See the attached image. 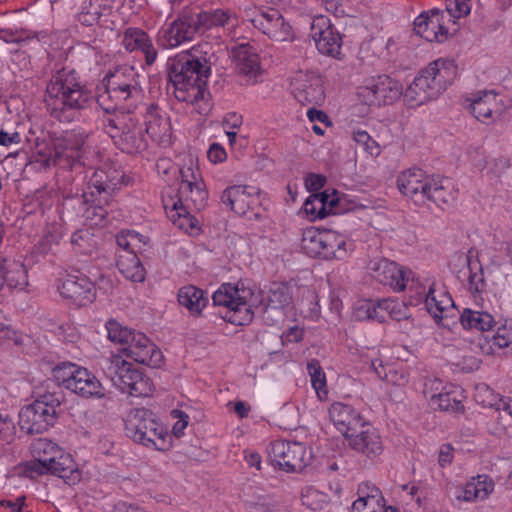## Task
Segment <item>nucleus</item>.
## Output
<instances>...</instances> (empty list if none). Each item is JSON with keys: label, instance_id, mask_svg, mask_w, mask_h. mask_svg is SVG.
I'll list each match as a JSON object with an SVG mask.
<instances>
[{"label": "nucleus", "instance_id": "52", "mask_svg": "<svg viewBox=\"0 0 512 512\" xmlns=\"http://www.w3.org/2000/svg\"><path fill=\"white\" fill-rule=\"evenodd\" d=\"M81 367L70 362H62L52 370L53 379L58 385L70 390V384L73 383L76 373Z\"/></svg>", "mask_w": 512, "mask_h": 512}, {"label": "nucleus", "instance_id": "28", "mask_svg": "<svg viewBox=\"0 0 512 512\" xmlns=\"http://www.w3.org/2000/svg\"><path fill=\"white\" fill-rule=\"evenodd\" d=\"M430 179L431 176L421 169H408L398 176L397 187L404 196L416 203H424L429 191Z\"/></svg>", "mask_w": 512, "mask_h": 512}, {"label": "nucleus", "instance_id": "57", "mask_svg": "<svg viewBox=\"0 0 512 512\" xmlns=\"http://www.w3.org/2000/svg\"><path fill=\"white\" fill-rule=\"evenodd\" d=\"M467 260L470 271L468 277L469 290L473 293H481L486 286L482 266L478 262H473L470 257Z\"/></svg>", "mask_w": 512, "mask_h": 512}, {"label": "nucleus", "instance_id": "48", "mask_svg": "<svg viewBox=\"0 0 512 512\" xmlns=\"http://www.w3.org/2000/svg\"><path fill=\"white\" fill-rule=\"evenodd\" d=\"M244 503L251 512H272L274 507L271 498L257 487L249 488Z\"/></svg>", "mask_w": 512, "mask_h": 512}, {"label": "nucleus", "instance_id": "50", "mask_svg": "<svg viewBox=\"0 0 512 512\" xmlns=\"http://www.w3.org/2000/svg\"><path fill=\"white\" fill-rule=\"evenodd\" d=\"M489 343L493 352L499 349L503 350L505 354H512V321H507L499 326Z\"/></svg>", "mask_w": 512, "mask_h": 512}, {"label": "nucleus", "instance_id": "62", "mask_svg": "<svg viewBox=\"0 0 512 512\" xmlns=\"http://www.w3.org/2000/svg\"><path fill=\"white\" fill-rule=\"evenodd\" d=\"M446 391L441 380L437 378L428 379L424 383L423 393L429 399L430 405H435L438 395Z\"/></svg>", "mask_w": 512, "mask_h": 512}, {"label": "nucleus", "instance_id": "55", "mask_svg": "<svg viewBox=\"0 0 512 512\" xmlns=\"http://www.w3.org/2000/svg\"><path fill=\"white\" fill-rule=\"evenodd\" d=\"M15 435L16 426L14 422L7 417L2 418V442L10 446L8 449L2 448V456L9 454L14 457L16 454H20V449L14 443Z\"/></svg>", "mask_w": 512, "mask_h": 512}, {"label": "nucleus", "instance_id": "44", "mask_svg": "<svg viewBox=\"0 0 512 512\" xmlns=\"http://www.w3.org/2000/svg\"><path fill=\"white\" fill-rule=\"evenodd\" d=\"M2 280L9 288L22 290L28 284V276L24 264L19 260H4V264H2Z\"/></svg>", "mask_w": 512, "mask_h": 512}, {"label": "nucleus", "instance_id": "16", "mask_svg": "<svg viewBox=\"0 0 512 512\" xmlns=\"http://www.w3.org/2000/svg\"><path fill=\"white\" fill-rule=\"evenodd\" d=\"M253 26L275 41H290L294 37L293 28L279 10L273 7H260L254 10L250 19Z\"/></svg>", "mask_w": 512, "mask_h": 512}, {"label": "nucleus", "instance_id": "40", "mask_svg": "<svg viewBox=\"0 0 512 512\" xmlns=\"http://www.w3.org/2000/svg\"><path fill=\"white\" fill-rule=\"evenodd\" d=\"M340 493L341 487L338 484L335 488L330 486V494L309 486L302 491L301 500L303 505L311 510H322L332 501V498H339Z\"/></svg>", "mask_w": 512, "mask_h": 512}, {"label": "nucleus", "instance_id": "64", "mask_svg": "<svg viewBox=\"0 0 512 512\" xmlns=\"http://www.w3.org/2000/svg\"><path fill=\"white\" fill-rule=\"evenodd\" d=\"M382 305L386 312V320L391 318L399 321L405 317V307L398 301L390 298L382 299Z\"/></svg>", "mask_w": 512, "mask_h": 512}, {"label": "nucleus", "instance_id": "42", "mask_svg": "<svg viewBox=\"0 0 512 512\" xmlns=\"http://www.w3.org/2000/svg\"><path fill=\"white\" fill-rule=\"evenodd\" d=\"M328 230L309 227L302 233L301 248L309 257H323Z\"/></svg>", "mask_w": 512, "mask_h": 512}, {"label": "nucleus", "instance_id": "25", "mask_svg": "<svg viewBox=\"0 0 512 512\" xmlns=\"http://www.w3.org/2000/svg\"><path fill=\"white\" fill-rule=\"evenodd\" d=\"M123 350L135 362L151 367H158L163 360L161 350L141 332H135Z\"/></svg>", "mask_w": 512, "mask_h": 512}, {"label": "nucleus", "instance_id": "59", "mask_svg": "<svg viewBox=\"0 0 512 512\" xmlns=\"http://www.w3.org/2000/svg\"><path fill=\"white\" fill-rule=\"evenodd\" d=\"M358 494L359 498L354 502H365L368 505L373 501L375 503V506H381V503L384 502V497L380 489L376 487L374 484L368 482L362 483L359 486Z\"/></svg>", "mask_w": 512, "mask_h": 512}, {"label": "nucleus", "instance_id": "9", "mask_svg": "<svg viewBox=\"0 0 512 512\" xmlns=\"http://www.w3.org/2000/svg\"><path fill=\"white\" fill-rule=\"evenodd\" d=\"M102 369L106 377L123 393L133 397H149L153 394L154 384L151 379L119 355L104 359Z\"/></svg>", "mask_w": 512, "mask_h": 512}, {"label": "nucleus", "instance_id": "22", "mask_svg": "<svg viewBox=\"0 0 512 512\" xmlns=\"http://www.w3.org/2000/svg\"><path fill=\"white\" fill-rule=\"evenodd\" d=\"M311 37L317 50L327 56L338 57L340 55L342 38L332 27L326 16H317L311 23Z\"/></svg>", "mask_w": 512, "mask_h": 512}, {"label": "nucleus", "instance_id": "13", "mask_svg": "<svg viewBox=\"0 0 512 512\" xmlns=\"http://www.w3.org/2000/svg\"><path fill=\"white\" fill-rule=\"evenodd\" d=\"M199 33L193 8H185L178 17L158 33V44L163 48H176L194 39Z\"/></svg>", "mask_w": 512, "mask_h": 512}, {"label": "nucleus", "instance_id": "56", "mask_svg": "<svg viewBox=\"0 0 512 512\" xmlns=\"http://www.w3.org/2000/svg\"><path fill=\"white\" fill-rule=\"evenodd\" d=\"M501 397L499 394L495 393L488 385L486 384H478L475 387L474 398L477 403L482 405L483 407H489L496 409L498 402L501 401Z\"/></svg>", "mask_w": 512, "mask_h": 512}, {"label": "nucleus", "instance_id": "5", "mask_svg": "<svg viewBox=\"0 0 512 512\" xmlns=\"http://www.w3.org/2000/svg\"><path fill=\"white\" fill-rule=\"evenodd\" d=\"M106 114L101 119L102 128L113 140L114 144L127 154H137L148 147V139L140 119L130 110L127 112L116 110Z\"/></svg>", "mask_w": 512, "mask_h": 512}, {"label": "nucleus", "instance_id": "23", "mask_svg": "<svg viewBox=\"0 0 512 512\" xmlns=\"http://www.w3.org/2000/svg\"><path fill=\"white\" fill-rule=\"evenodd\" d=\"M374 279L395 292H401L406 288L412 271L387 259L373 261L370 267Z\"/></svg>", "mask_w": 512, "mask_h": 512}, {"label": "nucleus", "instance_id": "24", "mask_svg": "<svg viewBox=\"0 0 512 512\" xmlns=\"http://www.w3.org/2000/svg\"><path fill=\"white\" fill-rule=\"evenodd\" d=\"M33 459L25 465L30 477L47 474V466L55 462V457L62 450L56 443L46 438H38L31 443Z\"/></svg>", "mask_w": 512, "mask_h": 512}, {"label": "nucleus", "instance_id": "32", "mask_svg": "<svg viewBox=\"0 0 512 512\" xmlns=\"http://www.w3.org/2000/svg\"><path fill=\"white\" fill-rule=\"evenodd\" d=\"M122 45L129 52L140 51L145 57V63H155L158 52L149 35L140 28H128L122 38Z\"/></svg>", "mask_w": 512, "mask_h": 512}, {"label": "nucleus", "instance_id": "14", "mask_svg": "<svg viewBox=\"0 0 512 512\" xmlns=\"http://www.w3.org/2000/svg\"><path fill=\"white\" fill-rule=\"evenodd\" d=\"M358 97L367 105L392 104L402 95L401 84L388 75H379L366 80L358 88Z\"/></svg>", "mask_w": 512, "mask_h": 512}, {"label": "nucleus", "instance_id": "30", "mask_svg": "<svg viewBox=\"0 0 512 512\" xmlns=\"http://www.w3.org/2000/svg\"><path fill=\"white\" fill-rule=\"evenodd\" d=\"M329 417L345 439L356 432L365 422L360 413L352 406L341 402H335L330 406Z\"/></svg>", "mask_w": 512, "mask_h": 512}, {"label": "nucleus", "instance_id": "53", "mask_svg": "<svg viewBox=\"0 0 512 512\" xmlns=\"http://www.w3.org/2000/svg\"><path fill=\"white\" fill-rule=\"evenodd\" d=\"M456 390H446L441 395H438L433 408H438L441 411H448L452 413H463L464 405L462 401L457 398Z\"/></svg>", "mask_w": 512, "mask_h": 512}, {"label": "nucleus", "instance_id": "54", "mask_svg": "<svg viewBox=\"0 0 512 512\" xmlns=\"http://www.w3.org/2000/svg\"><path fill=\"white\" fill-rule=\"evenodd\" d=\"M106 330L108 334V338L114 342L119 343L126 346L129 343V340L134 335L135 331L128 329L127 327H123L119 322L114 319H110L106 322Z\"/></svg>", "mask_w": 512, "mask_h": 512}, {"label": "nucleus", "instance_id": "58", "mask_svg": "<svg viewBox=\"0 0 512 512\" xmlns=\"http://www.w3.org/2000/svg\"><path fill=\"white\" fill-rule=\"evenodd\" d=\"M116 243L121 249L119 253H137L141 247L140 235L133 231H122L116 236Z\"/></svg>", "mask_w": 512, "mask_h": 512}, {"label": "nucleus", "instance_id": "33", "mask_svg": "<svg viewBox=\"0 0 512 512\" xmlns=\"http://www.w3.org/2000/svg\"><path fill=\"white\" fill-rule=\"evenodd\" d=\"M494 481L485 474L472 477L457 489L456 498L465 502L483 501L494 491Z\"/></svg>", "mask_w": 512, "mask_h": 512}, {"label": "nucleus", "instance_id": "47", "mask_svg": "<svg viewBox=\"0 0 512 512\" xmlns=\"http://www.w3.org/2000/svg\"><path fill=\"white\" fill-rule=\"evenodd\" d=\"M355 317L358 320L368 319L377 321L379 323L387 321L384 305H382V300H366L361 302L355 310Z\"/></svg>", "mask_w": 512, "mask_h": 512}, {"label": "nucleus", "instance_id": "10", "mask_svg": "<svg viewBox=\"0 0 512 512\" xmlns=\"http://www.w3.org/2000/svg\"><path fill=\"white\" fill-rule=\"evenodd\" d=\"M106 94L116 101V106L130 110L135 108L142 96L139 74L131 65H121L106 76Z\"/></svg>", "mask_w": 512, "mask_h": 512}, {"label": "nucleus", "instance_id": "35", "mask_svg": "<svg viewBox=\"0 0 512 512\" xmlns=\"http://www.w3.org/2000/svg\"><path fill=\"white\" fill-rule=\"evenodd\" d=\"M70 391L84 398H103L105 389L96 376L84 367L76 373Z\"/></svg>", "mask_w": 512, "mask_h": 512}, {"label": "nucleus", "instance_id": "31", "mask_svg": "<svg viewBox=\"0 0 512 512\" xmlns=\"http://www.w3.org/2000/svg\"><path fill=\"white\" fill-rule=\"evenodd\" d=\"M231 56L237 72L255 82L261 73L259 56L256 50L248 43H242L231 50Z\"/></svg>", "mask_w": 512, "mask_h": 512}, {"label": "nucleus", "instance_id": "46", "mask_svg": "<svg viewBox=\"0 0 512 512\" xmlns=\"http://www.w3.org/2000/svg\"><path fill=\"white\" fill-rule=\"evenodd\" d=\"M293 299V287L287 283H273L268 294L267 308L282 309L289 306Z\"/></svg>", "mask_w": 512, "mask_h": 512}, {"label": "nucleus", "instance_id": "20", "mask_svg": "<svg viewBox=\"0 0 512 512\" xmlns=\"http://www.w3.org/2000/svg\"><path fill=\"white\" fill-rule=\"evenodd\" d=\"M144 126L146 135L161 147H169L173 143V129L170 117L160 107L154 104L147 105L144 112Z\"/></svg>", "mask_w": 512, "mask_h": 512}, {"label": "nucleus", "instance_id": "29", "mask_svg": "<svg viewBox=\"0 0 512 512\" xmlns=\"http://www.w3.org/2000/svg\"><path fill=\"white\" fill-rule=\"evenodd\" d=\"M444 11L433 9L421 13L414 20V31L417 35L429 42L442 43L448 39L449 31L441 24Z\"/></svg>", "mask_w": 512, "mask_h": 512}, {"label": "nucleus", "instance_id": "60", "mask_svg": "<svg viewBox=\"0 0 512 512\" xmlns=\"http://www.w3.org/2000/svg\"><path fill=\"white\" fill-rule=\"evenodd\" d=\"M445 10L448 15L453 18V22L456 19L469 15L471 11V0H445Z\"/></svg>", "mask_w": 512, "mask_h": 512}, {"label": "nucleus", "instance_id": "45", "mask_svg": "<svg viewBox=\"0 0 512 512\" xmlns=\"http://www.w3.org/2000/svg\"><path fill=\"white\" fill-rule=\"evenodd\" d=\"M460 322L465 329H474L482 332L490 330L496 323L490 313L468 308L463 310Z\"/></svg>", "mask_w": 512, "mask_h": 512}, {"label": "nucleus", "instance_id": "49", "mask_svg": "<svg viewBox=\"0 0 512 512\" xmlns=\"http://www.w3.org/2000/svg\"><path fill=\"white\" fill-rule=\"evenodd\" d=\"M307 372L318 398L320 400L326 399L328 395L326 376L320 363L315 359L310 360L307 363Z\"/></svg>", "mask_w": 512, "mask_h": 512}, {"label": "nucleus", "instance_id": "11", "mask_svg": "<svg viewBox=\"0 0 512 512\" xmlns=\"http://www.w3.org/2000/svg\"><path fill=\"white\" fill-rule=\"evenodd\" d=\"M60 400L54 394H44L23 408L19 416L29 433H42L52 426L57 418Z\"/></svg>", "mask_w": 512, "mask_h": 512}, {"label": "nucleus", "instance_id": "43", "mask_svg": "<svg viewBox=\"0 0 512 512\" xmlns=\"http://www.w3.org/2000/svg\"><path fill=\"white\" fill-rule=\"evenodd\" d=\"M117 267L125 278L133 282H143L145 280V268L135 253H118Z\"/></svg>", "mask_w": 512, "mask_h": 512}, {"label": "nucleus", "instance_id": "19", "mask_svg": "<svg viewBox=\"0 0 512 512\" xmlns=\"http://www.w3.org/2000/svg\"><path fill=\"white\" fill-rule=\"evenodd\" d=\"M291 92L303 106H320L325 99L323 80L314 72H297L291 81Z\"/></svg>", "mask_w": 512, "mask_h": 512}, {"label": "nucleus", "instance_id": "4", "mask_svg": "<svg viewBox=\"0 0 512 512\" xmlns=\"http://www.w3.org/2000/svg\"><path fill=\"white\" fill-rule=\"evenodd\" d=\"M123 179L122 172L109 168L97 169L89 178L87 190L76 201L81 204L82 217L90 226L102 225L113 194L120 188Z\"/></svg>", "mask_w": 512, "mask_h": 512}, {"label": "nucleus", "instance_id": "2", "mask_svg": "<svg viewBox=\"0 0 512 512\" xmlns=\"http://www.w3.org/2000/svg\"><path fill=\"white\" fill-rule=\"evenodd\" d=\"M196 50L183 52L169 59V81L172 93L178 101L196 104L204 100L211 67L206 57Z\"/></svg>", "mask_w": 512, "mask_h": 512}, {"label": "nucleus", "instance_id": "34", "mask_svg": "<svg viewBox=\"0 0 512 512\" xmlns=\"http://www.w3.org/2000/svg\"><path fill=\"white\" fill-rule=\"evenodd\" d=\"M425 305L437 322L448 317L449 312L454 308L449 293L442 288L437 289L434 283L430 285L428 292L425 294Z\"/></svg>", "mask_w": 512, "mask_h": 512}, {"label": "nucleus", "instance_id": "3", "mask_svg": "<svg viewBox=\"0 0 512 512\" xmlns=\"http://www.w3.org/2000/svg\"><path fill=\"white\" fill-rule=\"evenodd\" d=\"M90 99V92L81 84L77 72L68 67L52 75L44 96L47 111L60 122H71Z\"/></svg>", "mask_w": 512, "mask_h": 512}, {"label": "nucleus", "instance_id": "37", "mask_svg": "<svg viewBox=\"0 0 512 512\" xmlns=\"http://www.w3.org/2000/svg\"><path fill=\"white\" fill-rule=\"evenodd\" d=\"M177 300L179 305L186 308L192 316H200L208 304L206 293L194 285L181 287L177 294Z\"/></svg>", "mask_w": 512, "mask_h": 512}, {"label": "nucleus", "instance_id": "8", "mask_svg": "<svg viewBox=\"0 0 512 512\" xmlns=\"http://www.w3.org/2000/svg\"><path fill=\"white\" fill-rule=\"evenodd\" d=\"M124 423L126 435L134 442L158 451L170 449L172 437L152 411L144 408L132 409Z\"/></svg>", "mask_w": 512, "mask_h": 512}, {"label": "nucleus", "instance_id": "27", "mask_svg": "<svg viewBox=\"0 0 512 512\" xmlns=\"http://www.w3.org/2000/svg\"><path fill=\"white\" fill-rule=\"evenodd\" d=\"M421 74L439 96L456 78L457 66L453 60L439 58L421 70Z\"/></svg>", "mask_w": 512, "mask_h": 512}, {"label": "nucleus", "instance_id": "26", "mask_svg": "<svg viewBox=\"0 0 512 512\" xmlns=\"http://www.w3.org/2000/svg\"><path fill=\"white\" fill-rule=\"evenodd\" d=\"M346 440L351 449L370 459L381 455L384 450L379 431L366 422L359 428V431L352 433Z\"/></svg>", "mask_w": 512, "mask_h": 512}, {"label": "nucleus", "instance_id": "51", "mask_svg": "<svg viewBox=\"0 0 512 512\" xmlns=\"http://www.w3.org/2000/svg\"><path fill=\"white\" fill-rule=\"evenodd\" d=\"M73 249L81 254H90L97 246L94 233L88 228H82L71 236Z\"/></svg>", "mask_w": 512, "mask_h": 512}, {"label": "nucleus", "instance_id": "7", "mask_svg": "<svg viewBox=\"0 0 512 512\" xmlns=\"http://www.w3.org/2000/svg\"><path fill=\"white\" fill-rule=\"evenodd\" d=\"M215 306L225 307L223 318L234 325H245L252 321L254 309L258 308L262 301L261 296L256 295L250 287L243 284L221 285L212 295Z\"/></svg>", "mask_w": 512, "mask_h": 512}, {"label": "nucleus", "instance_id": "39", "mask_svg": "<svg viewBox=\"0 0 512 512\" xmlns=\"http://www.w3.org/2000/svg\"><path fill=\"white\" fill-rule=\"evenodd\" d=\"M403 95L410 106H419L438 97L421 72L414 78Z\"/></svg>", "mask_w": 512, "mask_h": 512}, {"label": "nucleus", "instance_id": "38", "mask_svg": "<svg viewBox=\"0 0 512 512\" xmlns=\"http://www.w3.org/2000/svg\"><path fill=\"white\" fill-rule=\"evenodd\" d=\"M429 186L425 201L429 200L440 207L456 199L457 191L454 189L452 182L447 178L431 176Z\"/></svg>", "mask_w": 512, "mask_h": 512}, {"label": "nucleus", "instance_id": "1", "mask_svg": "<svg viewBox=\"0 0 512 512\" xmlns=\"http://www.w3.org/2000/svg\"><path fill=\"white\" fill-rule=\"evenodd\" d=\"M208 200V192L197 164L192 157L180 169L179 185L175 196H163L167 217L181 230L196 228L197 221L191 213L202 210Z\"/></svg>", "mask_w": 512, "mask_h": 512}, {"label": "nucleus", "instance_id": "36", "mask_svg": "<svg viewBox=\"0 0 512 512\" xmlns=\"http://www.w3.org/2000/svg\"><path fill=\"white\" fill-rule=\"evenodd\" d=\"M54 461L55 462L47 466V474L50 473L58 476L59 478L64 479V481L69 485H73L80 481L81 473L70 454L61 450L60 454L55 457Z\"/></svg>", "mask_w": 512, "mask_h": 512}, {"label": "nucleus", "instance_id": "63", "mask_svg": "<svg viewBox=\"0 0 512 512\" xmlns=\"http://www.w3.org/2000/svg\"><path fill=\"white\" fill-rule=\"evenodd\" d=\"M60 239L61 236L58 233L50 231L45 233L36 246L37 252L43 255L54 252V247L58 246Z\"/></svg>", "mask_w": 512, "mask_h": 512}, {"label": "nucleus", "instance_id": "21", "mask_svg": "<svg viewBox=\"0 0 512 512\" xmlns=\"http://www.w3.org/2000/svg\"><path fill=\"white\" fill-rule=\"evenodd\" d=\"M221 201L236 214L246 215L260 206V190L249 185H233L222 192Z\"/></svg>", "mask_w": 512, "mask_h": 512}, {"label": "nucleus", "instance_id": "15", "mask_svg": "<svg viewBox=\"0 0 512 512\" xmlns=\"http://www.w3.org/2000/svg\"><path fill=\"white\" fill-rule=\"evenodd\" d=\"M268 455L274 465L288 472L302 470L310 460L303 443L284 440L273 441L269 446Z\"/></svg>", "mask_w": 512, "mask_h": 512}, {"label": "nucleus", "instance_id": "17", "mask_svg": "<svg viewBox=\"0 0 512 512\" xmlns=\"http://www.w3.org/2000/svg\"><path fill=\"white\" fill-rule=\"evenodd\" d=\"M60 295L76 306H87L96 298L94 283L84 274L76 271L68 273L59 280Z\"/></svg>", "mask_w": 512, "mask_h": 512}, {"label": "nucleus", "instance_id": "41", "mask_svg": "<svg viewBox=\"0 0 512 512\" xmlns=\"http://www.w3.org/2000/svg\"><path fill=\"white\" fill-rule=\"evenodd\" d=\"M353 250V242L336 231L328 230L325 243L324 259L343 260L349 256Z\"/></svg>", "mask_w": 512, "mask_h": 512}, {"label": "nucleus", "instance_id": "18", "mask_svg": "<svg viewBox=\"0 0 512 512\" xmlns=\"http://www.w3.org/2000/svg\"><path fill=\"white\" fill-rule=\"evenodd\" d=\"M463 107L478 121L491 124L500 118L503 105L493 90H481L463 100Z\"/></svg>", "mask_w": 512, "mask_h": 512}, {"label": "nucleus", "instance_id": "61", "mask_svg": "<svg viewBox=\"0 0 512 512\" xmlns=\"http://www.w3.org/2000/svg\"><path fill=\"white\" fill-rule=\"evenodd\" d=\"M353 140L360 145L364 151L371 156H378L380 154V147L378 143L371 138V136L364 130H356L352 132Z\"/></svg>", "mask_w": 512, "mask_h": 512}, {"label": "nucleus", "instance_id": "12", "mask_svg": "<svg viewBox=\"0 0 512 512\" xmlns=\"http://www.w3.org/2000/svg\"><path fill=\"white\" fill-rule=\"evenodd\" d=\"M199 33H207L215 37H234L239 27L240 19L238 15L231 9H210L199 10L193 8Z\"/></svg>", "mask_w": 512, "mask_h": 512}, {"label": "nucleus", "instance_id": "6", "mask_svg": "<svg viewBox=\"0 0 512 512\" xmlns=\"http://www.w3.org/2000/svg\"><path fill=\"white\" fill-rule=\"evenodd\" d=\"M86 139L87 134L84 130L65 131L52 138V146L38 143L35 161L44 168L58 165L65 169H73L80 164Z\"/></svg>", "mask_w": 512, "mask_h": 512}]
</instances>
